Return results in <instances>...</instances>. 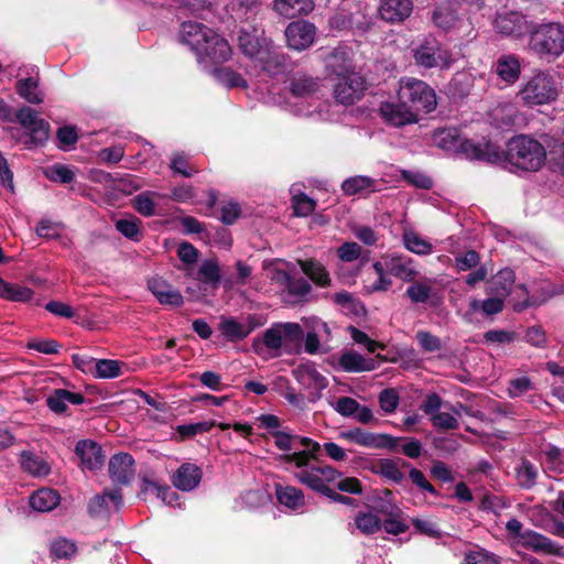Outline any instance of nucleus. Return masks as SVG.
<instances>
[{
	"label": "nucleus",
	"instance_id": "nucleus-1",
	"mask_svg": "<svg viewBox=\"0 0 564 564\" xmlns=\"http://www.w3.org/2000/svg\"><path fill=\"white\" fill-rule=\"evenodd\" d=\"M460 147L466 153V159L494 164H510L528 172L539 171L546 160L544 147L534 138L524 134L509 139L503 150L486 138L478 141H465Z\"/></svg>",
	"mask_w": 564,
	"mask_h": 564
},
{
	"label": "nucleus",
	"instance_id": "nucleus-2",
	"mask_svg": "<svg viewBox=\"0 0 564 564\" xmlns=\"http://www.w3.org/2000/svg\"><path fill=\"white\" fill-rule=\"evenodd\" d=\"M181 40L196 54L199 63L221 64L228 61L232 53L227 40L198 22H184Z\"/></svg>",
	"mask_w": 564,
	"mask_h": 564
},
{
	"label": "nucleus",
	"instance_id": "nucleus-3",
	"mask_svg": "<svg viewBox=\"0 0 564 564\" xmlns=\"http://www.w3.org/2000/svg\"><path fill=\"white\" fill-rule=\"evenodd\" d=\"M528 48L541 61L554 62L564 53V24L561 22H530Z\"/></svg>",
	"mask_w": 564,
	"mask_h": 564
},
{
	"label": "nucleus",
	"instance_id": "nucleus-4",
	"mask_svg": "<svg viewBox=\"0 0 564 564\" xmlns=\"http://www.w3.org/2000/svg\"><path fill=\"white\" fill-rule=\"evenodd\" d=\"M517 96L528 106L550 104L558 97V85L552 74L539 69L524 78Z\"/></svg>",
	"mask_w": 564,
	"mask_h": 564
},
{
	"label": "nucleus",
	"instance_id": "nucleus-5",
	"mask_svg": "<svg viewBox=\"0 0 564 564\" xmlns=\"http://www.w3.org/2000/svg\"><path fill=\"white\" fill-rule=\"evenodd\" d=\"M398 99L405 101L417 113H430L436 109L435 90L424 80L413 77H402L399 82Z\"/></svg>",
	"mask_w": 564,
	"mask_h": 564
},
{
	"label": "nucleus",
	"instance_id": "nucleus-6",
	"mask_svg": "<svg viewBox=\"0 0 564 564\" xmlns=\"http://www.w3.org/2000/svg\"><path fill=\"white\" fill-rule=\"evenodd\" d=\"M414 65L419 68L447 69L453 63L452 53L436 39H424L412 50Z\"/></svg>",
	"mask_w": 564,
	"mask_h": 564
},
{
	"label": "nucleus",
	"instance_id": "nucleus-7",
	"mask_svg": "<svg viewBox=\"0 0 564 564\" xmlns=\"http://www.w3.org/2000/svg\"><path fill=\"white\" fill-rule=\"evenodd\" d=\"M330 80L334 83L333 95L338 104L354 105L364 97L366 82L358 73L333 77Z\"/></svg>",
	"mask_w": 564,
	"mask_h": 564
},
{
	"label": "nucleus",
	"instance_id": "nucleus-8",
	"mask_svg": "<svg viewBox=\"0 0 564 564\" xmlns=\"http://www.w3.org/2000/svg\"><path fill=\"white\" fill-rule=\"evenodd\" d=\"M237 45L249 59L256 61L270 46L264 31L253 25L242 26L237 32Z\"/></svg>",
	"mask_w": 564,
	"mask_h": 564
},
{
	"label": "nucleus",
	"instance_id": "nucleus-9",
	"mask_svg": "<svg viewBox=\"0 0 564 564\" xmlns=\"http://www.w3.org/2000/svg\"><path fill=\"white\" fill-rule=\"evenodd\" d=\"M340 436L360 446L369 448H387L390 451H397L399 443L405 440L402 437H394L389 434H375L366 432L360 427H355L341 432Z\"/></svg>",
	"mask_w": 564,
	"mask_h": 564
},
{
	"label": "nucleus",
	"instance_id": "nucleus-10",
	"mask_svg": "<svg viewBox=\"0 0 564 564\" xmlns=\"http://www.w3.org/2000/svg\"><path fill=\"white\" fill-rule=\"evenodd\" d=\"M286 44L290 48L301 52L308 48L315 41L316 26L307 20L292 21L285 29Z\"/></svg>",
	"mask_w": 564,
	"mask_h": 564
},
{
	"label": "nucleus",
	"instance_id": "nucleus-11",
	"mask_svg": "<svg viewBox=\"0 0 564 564\" xmlns=\"http://www.w3.org/2000/svg\"><path fill=\"white\" fill-rule=\"evenodd\" d=\"M379 113L387 124L395 128L413 124L419 121L417 113L405 101L399 99L397 102H381Z\"/></svg>",
	"mask_w": 564,
	"mask_h": 564
},
{
	"label": "nucleus",
	"instance_id": "nucleus-12",
	"mask_svg": "<svg viewBox=\"0 0 564 564\" xmlns=\"http://www.w3.org/2000/svg\"><path fill=\"white\" fill-rule=\"evenodd\" d=\"M135 462L129 453H118L111 456L108 473L115 486H129L135 474Z\"/></svg>",
	"mask_w": 564,
	"mask_h": 564
},
{
	"label": "nucleus",
	"instance_id": "nucleus-13",
	"mask_svg": "<svg viewBox=\"0 0 564 564\" xmlns=\"http://www.w3.org/2000/svg\"><path fill=\"white\" fill-rule=\"evenodd\" d=\"M325 67L330 79L357 73L350 56V51L346 46H337L332 50L325 57Z\"/></svg>",
	"mask_w": 564,
	"mask_h": 564
},
{
	"label": "nucleus",
	"instance_id": "nucleus-14",
	"mask_svg": "<svg viewBox=\"0 0 564 564\" xmlns=\"http://www.w3.org/2000/svg\"><path fill=\"white\" fill-rule=\"evenodd\" d=\"M148 289L161 305L181 307L184 304L182 293L161 276L150 278Z\"/></svg>",
	"mask_w": 564,
	"mask_h": 564
},
{
	"label": "nucleus",
	"instance_id": "nucleus-15",
	"mask_svg": "<svg viewBox=\"0 0 564 564\" xmlns=\"http://www.w3.org/2000/svg\"><path fill=\"white\" fill-rule=\"evenodd\" d=\"M75 455L79 458L83 469H100L105 462L101 446L93 440H80L75 445Z\"/></svg>",
	"mask_w": 564,
	"mask_h": 564
},
{
	"label": "nucleus",
	"instance_id": "nucleus-16",
	"mask_svg": "<svg viewBox=\"0 0 564 564\" xmlns=\"http://www.w3.org/2000/svg\"><path fill=\"white\" fill-rule=\"evenodd\" d=\"M494 70L506 85H514L521 76L522 59L513 53H503L495 61Z\"/></svg>",
	"mask_w": 564,
	"mask_h": 564
},
{
	"label": "nucleus",
	"instance_id": "nucleus-17",
	"mask_svg": "<svg viewBox=\"0 0 564 564\" xmlns=\"http://www.w3.org/2000/svg\"><path fill=\"white\" fill-rule=\"evenodd\" d=\"M413 8L412 0H381L378 11L383 21L395 24L404 22Z\"/></svg>",
	"mask_w": 564,
	"mask_h": 564
},
{
	"label": "nucleus",
	"instance_id": "nucleus-18",
	"mask_svg": "<svg viewBox=\"0 0 564 564\" xmlns=\"http://www.w3.org/2000/svg\"><path fill=\"white\" fill-rule=\"evenodd\" d=\"M203 470L195 464L183 463L172 475L171 481L181 491H192L198 487Z\"/></svg>",
	"mask_w": 564,
	"mask_h": 564
},
{
	"label": "nucleus",
	"instance_id": "nucleus-19",
	"mask_svg": "<svg viewBox=\"0 0 564 564\" xmlns=\"http://www.w3.org/2000/svg\"><path fill=\"white\" fill-rule=\"evenodd\" d=\"M528 26L524 15L514 11L498 14L495 20L497 31L507 36L519 37L528 33Z\"/></svg>",
	"mask_w": 564,
	"mask_h": 564
},
{
	"label": "nucleus",
	"instance_id": "nucleus-20",
	"mask_svg": "<svg viewBox=\"0 0 564 564\" xmlns=\"http://www.w3.org/2000/svg\"><path fill=\"white\" fill-rule=\"evenodd\" d=\"M520 543L523 547L536 553L563 556V549L561 546H557L550 538L531 529H525Z\"/></svg>",
	"mask_w": 564,
	"mask_h": 564
},
{
	"label": "nucleus",
	"instance_id": "nucleus-21",
	"mask_svg": "<svg viewBox=\"0 0 564 564\" xmlns=\"http://www.w3.org/2000/svg\"><path fill=\"white\" fill-rule=\"evenodd\" d=\"M286 61V55L273 50L271 45L256 59L261 70L270 77L283 74L288 68Z\"/></svg>",
	"mask_w": 564,
	"mask_h": 564
},
{
	"label": "nucleus",
	"instance_id": "nucleus-22",
	"mask_svg": "<svg viewBox=\"0 0 564 564\" xmlns=\"http://www.w3.org/2000/svg\"><path fill=\"white\" fill-rule=\"evenodd\" d=\"M338 365L346 372L372 371L378 367L375 359H367L355 350L343 352L338 359Z\"/></svg>",
	"mask_w": 564,
	"mask_h": 564
},
{
	"label": "nucleus",
	"instance_id": "nucleus-23",
	"mask_svg": "<svg viewBox=\"0 0 564 564\" xmlns=\"http://www.w3.org/2000/svg\"><path fill=\"white\" fill-rule=\"evenodd\" d=\"M288 88L293 97L307 98L318 90L319 84L313 76L296 73L290 79Z\"/></svg>",
	"mask_w": 564,
	"mask_h": 564
},
{
	"label": "nucleus",
	"instance_id": "nucleus-24",
	"mask_svg": "<svg viewBox=\"0 0 564 564\" xmlns=\"http://www.w3.org/2000/svg\"><path fill=\"white\" fill-rule=\"evenodd\" d=\"M431 20L437 29L447 32L455 26L458 20V12L453 3L447 1L434 8Z\"/></svg>",
	"mask_w": 564,
	"mask_h": 564
},
{
	"label": "nucleus",
	"instance_id": "nucleus-25",
	"mask_svg": "<svg viewBox=\"0 0 564 564\" xmlns=\"http://www.w3.org/2000/svg\"><path fill=\"white\" fill-rule=\"evenodd\" d=\"M274 10L289 19L301 14H308L314 9L313 0H274Z\"/></svg>",
	"mask_w": 564,
	"mask_h": 564
},
{
	"label": "nucleus",
	"instance_id": "nucleus-26",
	"mask_svg": "<svg viewBox=\"0 0 564 564\" xmlns=\"http://www.w3.org/2000/svg\"><path fill=\"white\" fill-rule=\"evenodd\" d=\"M34 296V291L28 286H22L17 283H10L0 278V297L19 303H28Z\"/></svg>",
	"mask_w": 564,
	"mask_h": 564
},
{
	"label": "nucleus",
	"instance_id": "nucleus-27",
	"mask_svg": "<svg viewBox=\"0 0 564 564\" xmlns=\"http://www.w3.org/2000/svg\"><path fill=\"white\" fill-rule=\"evenodd\" d=\"M301 270L307 275L317 286L327 288L330 285L329 273L324 264L314 260H299Z\"/></svg>",
	"mask_w": 564,
	"mask_h": 564
},
{
	"label": "nucleus",
	"instance_id": "nucleus-28",
	"mask_svg": "<svg viewBox=\"0 0 564 564\" xmlns=\"http://www.w3.org/2000/svg\"><path fill=\"white\" fill-rule=\"evenodd\" d=\"M59 503V495L51 488H41L30 497V506L40 512L53 510Z\"/></svg>",
	"mask_w": 564,
	"mask_h": 564
},
{
	"label": "nucleus",
	"instance_id": "nucleus-29",
	"mask_svg": "<svg viewBox=\"0 0 564 564\" xmlns=\"http://www.w3.org/2000/svg\"><path fill=\"white\" fill-rule=\"evenodd\" d=\"M514 281L516 274L513 270L509 268L501 269L492 276L489 283V293L506 297L511 292Z\"/></svg>",
	"mask_w": 564,
	"mask_h": 564
},
{
	"label": "nucleus",
	"instance_id": "nucleus-30",
	"mask_svg": "<svg viewBox=\"0 0 564 564\" xmlns=\"http://www.w3.org/2000/svg\"><path fill=\"white\" fill-rule=\"evenodd\" d=\"M292 373L299 382L313 384L317 390L328 386L327 379L311 365H300Z\"/></svg>",
	"mask_w": 564,
	"mask_h": 564
},
{
	"label": "nucleus",
	"instance_id": "nucleus-31",
	"mask_svg": "<svg viewBox=\"0 0 564 564\" xmlns=\"http://www.w3.org/2000/svg\"><path fill=\"white\" fill-rule=\"evenodd\" d=\"M15 90L30 104L39 105L44 100L43 94L39 90V80L34 77L19 79L15 83Z\"/></svg>",
	"mask_w": 564,
	"mask_h": 564
},
{
	"label": "nucleus",
	"instance_id": "nucleus-32",
	"mask_svg": "<svg viewBox=\"0 0 564 564\" xmlns=\"http://www.w3.org/2000/svg\"><path fill=\"white\" fill-rule=\"evenodd\" d=\"M115 228L123 237L134 242H139L143 237L142 220L133 215L116 220Z\"/></svg>",
	"mask_w": 564,
	"mask_h": 564
},
{
	"label": "nucleus",
	"instance_id": "nucleus-33",
	"mask_svg": "<svg viewBox=\"0 0 564 564\" xmlns=\"http://www.w3.org/2000/svg\"><path fill=\"white\" fill-rule=\"evenodd\" d=\"M21 466L24 471L36 477L47 476L51 473V467L44 458L28 451L21 453Z\"/></svg>",
	"mask_w": 564,
	"mask_h": 564
},
{
	"label": "nucleus",
	"instance_id": "nucleus-34",
	"mask_svg": "<svg viewBox=\"0 0 564 564\" xmlns=\"http://www.w3.org/2000/svg\"><path fill=\"white\" fill-rule=\"evenodd\" d=\"M197 280L213 289H218L221 282L218 261L216 259L204 260L197 271Z\"/></svg>",
	"mask_w": 564,
	"mask_h": 564
},
{
	"label": "nucleus",
	"instance_id": "nucleus-35",
	"mask_svg": "<svg viewBox=\"0 0 564 564\" xmlns=\"http://www.w3.org/2000/svg\"><path fill=\"white\" fill-rule=\"evenodd\" d=\"M434 143L446 151L457 149L460 153L466 156V153L462 150V143L465 141H474L473 139H459L457 130L441 129L433 135Z\"/></svg>",
	"mask_w": 564,
	"mask_h": 564
},
{
	"label": "nucleus",
	"instance_id": "nucleus-36",
	"mask_svg": "<svg viewBox=\"0 0 564 564\" xmlns=\"http://www.w3.org/2000/svg\"><path fill=\"white\" fill-rule=\"evenodd\" d=\"M275 495L278 501L291 509H297L305 505L303 491L292 486L276 485Z\"/></svg>",
	"mask_w": 564,
	"mask_h": 564
},
{
	"label": "nucleus",
	"instance_id": "nucleus-37",
	"mask_svg": "<svg viewBox=\"0 0 564 564\" xmlns=\"http://www.w3.org/2000/svg\"><path fill=\"white\" fill-rule=\"evenodd\" d=\"M283 348L285 351L291 352L294 348H297L303 340L304 332L297 323H281L279 324Z\"/></svg>",
	"mask_w": 564,
	"mask_h": 564
},
{
	"label": "nucleus",
	"instance_id": "nucleus-38",
	"mask_svg": "<svg viewBox=\"0 0 564 564\" xmlns=\"http://www.w3.org/2000/svg\"><path fill=\"white\" fill-rule=\"evenodd\" d=\"M514 471L517 482L522 489L529 490L536 485L539 470L538 467L529 459L522 458L521 464Z\"/></svg>",
	"mask_w": 564,
	"mask_h": 564
},
{
	"label": "nucleus",
	"instance_id": "nucleus-39",
	"mask_svg": "<svg viewBox=\"0 0 564 564\" xmlns=\"http://www.w3.org/2000/svg\"><path fill=\"white\" fill-rule=\"evenodd\" d=\"M354 524L361 534L373 535L381 531L382 520L373 512L359 511Z\"/></svg>",
	"mask_w": 564,
	"mask_h": 564
},
{
	"label": "nucleus",
	"instance_id": "nucleus-40",
	"mask_svg": "<svg viewBox=\"0 0 564 564\" xmlns=\"http://www.w3.org/2000/svg\"><path fill=\"white\" fill-rule=\"evenodd\" d=\"M295 477L301 484L324 496L326 495L327 489H329V487L323 482V478L321 477L315 465H312L308 468H304L296 473Z\"/></svg>",
	"mask_w": 564,
	"mask_h": 564
},
{
	"label": "nucleus",
	"instance_id": "nucleus-41",
	"mask_svg": "<svg viewBox=\"0 0 564 564\" xmlns=\"http://www.w3.org/2000/svg\"><path fill=\"white\" fill-rule=\"evenodd\" d=\"M154 197L164 198L165 195L152 191H145L138 194L132 199L134 210L144 217L153 216L155 214Z\"/></svg>",
	"mask_w": 564,
	"mask_h": 564
},
{
	"label": "nucleus",
	"instance_id": "nucleus-42",
	"mask_svg": "<svg viewBox=\"0 0 564 564\" xmlns=\"http://www.w3.org/2000/svg\"><path fill=\"white\" fill-rule=\"evenodd\" d=\"M386 267L389 274L403 281H413L416 276V271L410 268L400 256L387 257Z\"/></svg>",
	"mask_w": 564,
	"mask_h": 564
},
{
	"label": "nucleus",
	"instance_id": "nucleus-43",
	"mask_svg": "<svg viewBox=\"0 0 564 564\" xmlns=\"http://www.w3.org/2000/svg\"><path fill=\"white\" fill-rule=\"evenodd\" d=\"M470 93V80L464 73L455 74L446 86V94L453 100H462Z\"/></svg>",
	"mask_w": 564,
	"mask_h": 564
},
{
	"label": "nucleus",
	"instance_id": "nucleus-44",
	"mask_svg": "<svg viewBox=\"0 0 564 564\" xmlns=\"http://www.w3.org/2000/svg\"><path fill=\"white\" fill-rule=\"evenodd\" d=\"M216 79L227 88H247L248 83L242 75L230 67H216L214 69Z\"/></svg>",
	"mask_w": 564,
	"mask_h": 564
},
{
	"label": "nucleus",
	"instance_id": "nucleus-45",
	"mask_svg": "<svg viewBox=\"0 0 564 564\" xmlns=\"http://www.w3.org/2000/svg\"><path fill=\"white\" fill-rule=\"evenodd\" d=\"M219 330L229 341L242 340L248 337L245 325L232 317H220Z\"/></svg>",
	"mask_w": 564,
	"mask_h": 564
},
{
	"label": "nucleus",
	"instance_id": "nucleus-46",
	"mask_svg": "<svg viewBox=\"0 0 564 564\" xmlns=\"http://www.w3.org/2000/svg\"><path fill=\"white\" fill-rule=\"evenodd\" d=\"M124 364L113 359H98L95 362L94 370L96 378L113 379L122 375Z\"/></svg>",
	"mask_w": 564,
	"mask_h": 564
},
{
	"label": "nucleus",
	"instance_id": "nucleus-47",
	"mask_svg": "<svg viewBox=\"0 0 564 564\" xmlns=\"http://www.w3.org/2000/svg\"><path fill=\"white\" fill-rule=\"evenodd\" d=\"M283 278L285 288L290 295L300 300H305V297L311 293L312 286L304 278H293L288 272L283 273Z\"/></svg>",
	"mask_w": 564,
	"mask_h": 564
},
{
	"label": "nucleus",
	"instance_id": "nucleus-48",
	"mask_svg": "<svg viewBox=\"0 0 564 564\" xmlns=\"http://www.w3.org/2000/svg\"><path fill=\"white\" fill-rule=\"evenodd\" d=\"M376 181L369 176L356 175L345 180L341 184V191L347 196L361 193L365 189L375 186Z\"/></svg>",
	"mask_w": 564,
	"mask_h": 564
},
{
	"label": "nucleus",
	"instance_id": "nucleus-49",
	"mask_svg": "<svg viewBox=\"0 0 564 564\" xmlns=\"http://www.w3.org/2000/svg\"><path fill=\"white\" fill-rule=\"evenodd\" d=\"M403 242L409 251L421 256L429 254L433 248L432 243L412 230L403 232Z\"/></svg>",
	"mask_w": 564,
	"mask_h": 564
},
{
	"label": "nucleus",
	"instance_id": "nucleus-50",
	"mask_svg": "<svg viewBox=\"0 0 564 564\" xmlns=\"http://www.w3.org/2000/svg\"><path fill=\"white\" fill-rule=\"evenodd\" d=\"M384 478L401 484L404 480V474L399 469V462L390 458H381L378 462V469L375 471Z\"/></svg>",
	"mask_w": 564,
	"mask_h": 564
},
{
	"label": "nucleus",
	"instance_id": "nucleus-51",
	"mask_svg": "<svg viewBox=\"0 0 564 564\" xmlns=\"http://www.w3.org/2000/svg\"><path fill=\"white\" fill-rule=\"evenodd\" d=\"M403 511L397 510L389 517L382 520L381 530L392 535H399L409 530V524L403 519Z\"/></svg>",
	"mask_w": 564,
	"mask_h": 564
},
{
	"label": "nucleus",
	"instance_id": "nucleus-52",
	"mask_svg": "<svg viewBox=\"0 0 564 564\" xmlns=\"http://www.w3.org/2000/svg\"><path fill=\"white\" fill-rule=\"evenodd\" d=\"M170 169L174 174L192 177L198 172L197 169L189 164L188 156L184 152H174L171 158Z\"/></svg>",
	"mask_w": 564,
	"mask_h": 564
},
{
	"label": "nucleus",
	"instance_id": "nucleus-53",
	"mask_svg": "<svg viewBox=\"0 0 564 564\" xmlns=\"http://www.w3.org/2000/svg\"><path fill=\"white\" fill-rule=\"evenodd\" d=\"M293 215L296 217H307L312 215L316 208V202L304 193H300L292 197Z\"/></svg>",
	"mask_w": 564,
	"mask_h": 564
},
{
	"label": "nucleus",
	"instance_id": "nucleus-54",
	"mask_svg": "<svg viewBox=\"0 0 564 564\" xmlns=\"http://www.w3.org/2000/svg\"><path fill=\"white\" fill-rule=\"evenodd\" d=\"M405 295L411 300L414 304H425L430 301V299L433 295V289L422 282H414L413 284L409 285Z\"/></svg>",
	"mask_w": 564,
	"mask_h": 564
},
{
	"label": "nucleus",
	"instance_id": "nucleus-55",
	"mask_svg": "<svg viewBox=\"0 0 564 564\" xmlns=\"http://www.w3.org/2000/svg\"><path fill=\"white\" fill-rule=\"evenodd\" d=\"M77 551V547L74 542L65 539L58 538L52 541L50 546V554L54 558H64L67 560L73 556Z\"/></svg>",
	"mask_w": 564,
	"mask_h": 564
},
{
	"label": "nucleus",
	"instance_id": "nucleus-56",
	"mask_svg": "<svg viewBox=\"0 0 564 564\" xmlns=\"http://www.w3.org/2000/svg\"><path fill=\"white\" fill-rule=\"evenodd\" d=\"M26 129L29 130L30 134L29 144L42 145L48 139L50 123L42 118H37L34 124Z\"/></svg>",
	"mask_w": 564,
	"mask_h": 564
},
{
	"label": "nucleus",
	"instance_id": "nucleus-57",
	"mask_svg": "<svg viewBox=\"0 0 564 564\" xmlns=\"http://www.w3.org/2000/svg\"><path fill=\"white\" fill-rule=\"evenodd\" d=\"M45 175L52 182L68 184L74 181L75 173L64 164L56 163L52 165L46 172Z\"/></svg>",
	"mask_w": 564,
	"mask_h": 564
},
{
	"label": "nucleus",
	"instance_id": "nucleus-58",
	"mask_svg": "<svg viewBox=\"0 0 564 564\" xmlns=\"http://www.w3.org/2000/svg\"><path fill=\"white\" fill-rule=\"evenodd\" d=\"M271 435L274 437L275 446L285 453H289L293 449H297V434H292L284 431H273Z\"/></svg>",
	"mask_w": 564,
	"mask_h": 564
},
{
	"label": "nucleus",
	"instance_id": "nucleus-59",
	"mask_svg": "<svg viewBox=\"0 0 564 564\" xmlns=\"http://www.w3.org/2000/svg\"><path fill=\"white\" fill-rule=\"evenodd\" d=\"M480 263V256L476 250H468L455 257V265L458 271H468L477 268Z\"/></svg>",
	"mask_w": 564,
	"mask_h": 564
},
{
	"label": "nucleus",
	"instance_id": "nucleus-60",
	"mask_svg": "<svg viewBox=\"0 0 564 564\" xmlns=\"http://www.w3.org/2000/svg\"><path fill=\"white\" fill-rule=\"evenodd\" d=\"M534 389L532 380L528 376L513 378L509 381L508 394L510 398H517Z\"/></svg>",
	"mask_w": 564,
	"mask_h": 564
},
{
	"label": "nucleus",
	"instance_id": "nucleus-61",
	"mask_svg": "<svg viewBox=\"0 0 564 564\" xmlns=\"http://www.w3.org/2000/svg\"><path fill=\"white\" fill-rule=\"evenodd\" d=\"M349 334L355 343L364 345L369 352H375L377 348H384V344L371 339L365 332L355 326L348 327Z\"/></svg>",
	"mask_w": 564,
	"mask_h": 564
},
{
	"label": "nucleus",
	"instance_id": "nucleus-62",
	"mask_svg": "<svg viewBox=\"0 0 564 564\" xmlns=\"http://www.w3.org/2000/svg\"><path fill=\"white\" fill-rule=\"evenodd\" d=\"M26 348L45 355L57 354L61 344L55 339H31L26 344Z\"/></svg>",
	"mask_w": 564,
	"mask_h": 564
},
{
	"label": "nucleus",
	"instance_id": "nucleus-63",
	"mask_svg": "<svg viewBox=\"0 0 564 564\" xmlns=\"http://www.w3.org/2000/svg\"><path fill=\"white\" fill-rule=\"evenodd\" d=\"M56 138L58 140V148L66 150L78 141L77 130L73 126L59 127L56 131Z\"/></svg>",
	"mask_w": 564,
	"mask_h": 564
},
{
	"label": "nucleus",
	"instance_id": "nucleus-64",
	"mask_svg": "<svg viewBox=\"0 0 564 564\" xmlns=\"http://www.w3.org/2000/svg\"><path fill=\"white\" fill-rule=\"evenodd\" d=\"M421 348L426 352H434L442 349L441 338L427 330H419L415 335Z\"/></svg>",
	"mask_w": 564,
	"mask_h": 564
}]
</instances>
